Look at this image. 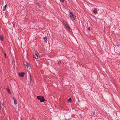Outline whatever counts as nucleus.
<instances>
[{"label": "nucleus", "instance_id": "nucleus-6", "mask_svg": "<svg viewBox=\"0 0 120 120\" xmlns=\"http://www.w3.org/2000/svg\"><path fill=\"white\" fill-rule=\"evenodd\" d=\"M64 25L65 27L67 28L68 29H70V27L67 23H64Z\"/></svg>", "mask_w": 120, "mask_h": 120}, {"label": "nucleus", "instance_id": "nucleus-7", "mask_svg": "<svg viewBox=\"0 0 120 120\" xmlns=\"http://www.w3.org/2000/svg\"><path fill=\"white\" fill-rule=\"evenodd\" d=\"M30 84L32 85L33 84V81L32 80V79L31 78V75L30 73Z\"/></svg>", "mask_w": 120, "mask_h": 120}, {"label": "nucleus", "instance_id": "nucleus-10", "mask_svg": "<svg viewBox=\"0 0 120 120\" xmlns=\"http://www.w3.org/2000/svg\"><path fill=\"white\" fill-rule=\"evenodd\" d=\"M0 39L1 41H2L3 40V37L1 35L0 36Z\"/></svg>", "mask_w": 120, "mask_h": 120}, {"label": "nucleus", "instance_id": "nucleus-3", "mask_svg": "<svg viewBox=\"0 0 120 120\" xmlns=\"http://www.w3.org/2000/svg\"><path fill=\"white\" fill-rule=\"evenodd\" d=\"M92 11L95 14H96L97 13V10L95 8H94L92 9Z\"/></svg>", "mask_w": 120, "mask_h": 120}, {"label": "nucleus", "instance_id": "nucleus-14", "mask_svg": "<svg viewBox=\"0 0 120 120\" xmlns=\"http://www.w3.org/2000/svg\"><path fill=\"white\" fill-rule=\"evenodd\" d=\"M61 64V62L60 61H59L58 62V64Z\"/></svg>", "mask_w": 120, "mask_h": 120}, {"label": "nucleus", "instance_id": "nucleus-12", "mask_svg": "<svg viewBox=\"0 0 120 120\" xmlns=\"http://www.w3.org/2000/svg\"><path fill=\"white\" fill-rule=\"evenodd\" d=\"M6 7H7V5H6L4 7V9H3L4 11V10H6Z\"/></svg>", "mask_w": 120, "mask_h": 120}, {"label": "nucleus", "instance_id": "nucleus-4", "mask_svg": "<svg viewBox=\"0 0 120 120\" xmlns=\"http://www.w3.org/2000/svg\"><path fill=\"white\" fill-rule=\"evenodd\" d=\"M24 64L26 66H27V69H30V64L28 63L27 62H25L24 63Z\"/></svg>", "mask_w": 120, "mask_h": 120}, {"label": "nucleus", "instance_id": "nucleus-20", "mask_svg": "<svg viewBox=\"0 0 120 120\" xmlns=\"http://www.w3.org/2000/svg\"><path fill=\"white\" fill-rule=\"evenodd\" d=\"M2 105H3V104L2 103Z\"/></svg>", "mask_w": 120, "mask_h": 120}, {"label": "nucleus", "instance_id": "nucleus-8", "mask_svg": "<svg viewBox=\"0 0 120 120\" xmlns=\"http://www.w3.org/2000/svg\"><path fill=\"white\" fill-rule=\"evenodd\" d=\"M13 99L14 101V104L15 105L17 104V101L16 100L15 98H13Z\"/></svg>", "mask_w": 120, "mask_h": 120}, {"label": "nucleus", "instance_id": "nucleus-15", "mask_svg": "<svg viewBox=\"0 0 120 120\" xmlns=\"http://www.w3.org/2000/svg\"><path fill=\"white\" fill-rule=\"evenodd\" d=\"M8 92H9V93H10V90H9V89L8 88Z\"/></svg>", "mask_w": 120, "mask_h": 120}, {"label": "nucleus", "instance_id": "nucleus-13", "mask_svg": "<svg viewBox=\"0 0 120 120\" xmlns=\"http://www.w3.org/2000/svg\"><path fill=\"white\" fill-rule=\"evenodd\" d=\"M68 101L71 102V98H69L68 100Z\"/></svg>", "mask_w": 120, "mask_h": 120}, {"label": "nucleus", "instance_id": "nucleus-2", "mask_svg": "<svg viewBox=\"0 0 120 120\" xmlns=\"http://www.w3.org/2000/svg\"><path fill=\"white\" fill-rule=\"evenodd\" d=\"M70 15L69 16L70 18L72 19L75 20L76 18L75 16L71 12H70Z\"/></svg>", "mask_w": 120, "mask_h": 120}, {"label": "nucleus", "instance_id": "nucleus-17", "mask_svg": "<svg viewBox=\"0 0 120 120\" xmlns=\"http://www.w3.org/2000/svg\"><path fill=\"white\" fill-rule=\"evenodd\" d=\"M4 55L5 56V57L6 58V55L5 53H4Z\"/></svg>", "mask_w": 120, "mask_h": 120}, {"label": "nucleus", "instance_id": "nucleus-9", "mask_svg": "<svg viewBox=\"0 0 120 120\" xmlns=\"http://www.w3.org/2000/svg\"><path fill=\"white\" fill-rule=\"evenodd\" d=\"M24 74L23 73H22L21 74H19V76L20 77H23L24 76Z\"/></svg>", "mask_w": 120, "mask_h": 120}, {"label": "nucleus", "instance_id": "nucleus-19", "mask_svg": "<svg viewBox=\"0 0 120 120\" xmlns=\"http://www.w3.org/2000/svg\"><path fill=\"white\" fill-rule=\"evenodd\" d=\"M1 107V104L0 103V108Z\"/></svg>", "mask_w": 120, "mask_h": 120}, {"label": "nucleus", "instance_id": "nucleus-1", "mask_svg": "<svg viewBox=\"0 0 120 120\" xmlns=\"http://www.w3.org/2000/svg\"><path fill=\"white\" fill-rule=\"evenodd\" d=\"M37 98L38 100H40V102H44L46 101L44 99L43 96H38Z\"/></svg>", "mask_w": 120, "mask_h": 120}, {"label": "nucleus", "instance_id": "nucleus-11", "mask_svg": "<svg viewBox=\"0 0 120 120\" xmlns=\"http://www.w3.org/2000/svg\"><path fill=\"white\" fill-rule=\"evenodd\" d=\"M44 40L45 41H46L47 40V37L46 36L44 38Z\"/></svg>", "mask_w": 120, "mask_h": 120}, {"label": "nucleus", "instance_id": "nucleus-16", "mask_svg": "<svg viewBox=\"0 0 120 120\" xmlns=\"http://www.w3.org/2000/svg\"><path fill=\"white\" fill-rule=\"evenodd\" d=\"M60 1L62 3H63L64 2V0H60Z\"/></svg>", "mask_w": 120, "mask_h": 120}, {"label": "nucleus", "instance_id": "nucleus-5", "mask_svg": "<svg viewBox=\"0 0 120 120\" xmlns=\"http://www.w3.org/2000/svg\"><path fill=\"white\" fill-rule=\"evenodd\" d=\"M34 57L35 59H38L39 58V56L38 53H35Z\"/></svg>", "mask_w": 120, "mask_h": 120}, {"label": "nucleus", "instance_id": "nucleus-18", "mask_svg": "<svg viewBox=\"0 0 120 120\" xmlns=\"http://www.w3.org/2000/svg\"><path fill=\"white\" fill-rule=\"evenodd\" d=\"M88 29L89 30H90V27H89L88 28Z\"/></svg>", "mask_w": 120, "mask_h": 120}]
</instances>
